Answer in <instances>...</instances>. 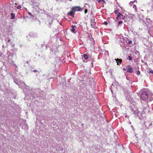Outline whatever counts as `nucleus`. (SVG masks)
I'll return each instance as SVG.
<instances>
[{"instance_id": "19", "label": "nucleus", "mask_w": 153, "mask_h": 153, "mask_svg": "<svg viewBox=\"0 0 153 153\" xmlns=\"http://www.w3.org/2000/svg\"><path fill=\"white\" fill-rule=\"evenodd\" d=\"M85 13H87V12H88V10L87 9H85Z\"/></svg>"}, {"instance_id": "21", "label": "nucleus", "mask_w": 153, "mask_h": 153, "mask_svg": "<svg viewBox=\"0 0 153 153\" xmlns=\"http://www.w3.org/2000/svg\"><path fill=\"white\" fill-rule=\"evenodd\" d=\"M33 72H37V70H34L33 71Z\"/></svg>"}, {"instance_id": "4", "label": "nucleus", "mask_w": 153, "mask_h": 153, "mask_svg": "<svg viewBox=\"0 0 153 153\" xmlns=\"http://www.w3.org/2000/svg\"><path fill=\"white\" fill-rule=\"evenodd\" d=\"M127 72L129 73H132L133 71V69L132 67H131L129 65H128L127 67Z\"/></svg>"}, {"instance_id": "6", "label": "nucleus", "mask_w": 153, "mask_h": 153, "mask_svg": "<svg viewBox=\"0 0 153 153\" xmlns=\"http://www.w3.org/2000/svg\"><path fill=\"white\" fill-rule=\"evenodd\" d=\"M75 27H76V25H71V31L73 32V33H74L75 31V28H74Z\"/></svg>"}, {"instance_id": "16", "label": "nucleus", "mask_w": 153, "mask_h": 153, "mask_svg": "<svg viewBox=\"0 0 153 153\" xmlns=\"http://www.w3.org/2000/svg\"><path fill=\"white\" fill-rule=\"evenodd\" d=\"M99 1H102L103 3H105V0H100Z\"/></svg>"}, {"instance_id": "11", "label": "nucleus", "mask_w": 153, "mask_h": 153, "mask_svg": "<svg viewBox=\"0 0 153 153\" xmlns=\"http://www.w3.org/2000/svg\"><path fill=\"white\" fill-rule=\"evenodd\" d=\"M28 14L31 16L32 17H34V16L33 15H32L31 13H30V12H28Z\"/></svg>"}, {"instance_id": "10", "label": "nucleus", "mask_w": 153, "mask_h": 153, "mask_svg": "<svg viewBox=\"0 0 153 153\" xmlns=\"http://www.w3.org/2000/svg\"><path fill=\"white\" fill-rule=\"evenodd\" d=\"M91 25H92L95 26L96 25V23L95 22H91Z\"/></svg>"}, {"instance_id": "18", "label": "nucleus", "mask_w": 153, "mask_h": 153, "mask_svg": "<svg viewBox=\"0 0 153 153\" xmlns=\"http://www.w3.org/2000/svg\"><path fill=\"white\" fill-rule=\"evenodd\" d=\"M17 8L18 9H20L21 8V6L20 5H19L17 7Z\"/></svg>"}, {"instance_id": "2", "label": "nucleus", "mask_w": 153, "mask_h": 153, "mask_svg": "<svg viewBox=\"0 0 153 153\" xmlns=\"http://www.w3.org/2000/svg\"><path fill=\"white\" fill-rule=\"evenodd\" d=\"M140 97L143 100L147 99L148 97V94L147 92L146 91L143 92L141 94Z\"/></svg>"}, {"instance_id": "23", "label": "nucleus", "mask_w": 153, "mask_h": 153, "mask_svg": "<svg viewBox=\"0 0 153 153\" xmlns=\"http://www.w3.org/2000/svg\"><path fill=\"white\" fill-rule=\"evenodd\" d=\"M123 69L124 71H125V70H126L125 68H123Z\"/></svg>"}, {"instance_id": "12", "label": "nucleus", "mask_w": 153, "mask_h": 153, "mask_svg": "<svg viewBox=\"0 0 153 153\" xmlns=\"http://www.w3.org/2000/svg\"><path fill=\"white\" fill-rule=\"evenodd\" d=\"M127 43L128 44H131L132 43V41L131 40H128Z\"/></svg>"}, {"instance_id": "3", "label": "nucleus", "mask_w": 153, "mask_h": 153, "mask_svg": "<svg viewBox=\"0 0 153 153\" xmlns=\"http://www.w3.org/2000/svg\"><path fill=\"white\" fill-rule=\"evenodd\" d=\"M125 18V17L123 16V15H122L121 13H119L117 15V17H116V18L117 19H118L119 18L120 19H124Z\"/></svg>"}, {"instance_id": "22", "label": "nucleus", "mask_w": 153, "mask_h": 153, "mask_svg": "<svg viewBox=\"0 0 153 153\" xmlns=\"http://www.w3.org/2000/svg\"><path fill=\"white\" fill-rule=\"evenodd\" d=\"M128 117L129 116H128V115H126L125 116V117Z\"/></svg>"}, {"instance_id": "9", "label": "nucleus", "mask_w": 153, "mask_h": 153, "mask_svg": "<svg viewBox=\"0 0 153 153\" xmlns=\"http://www.w3.org/2000/svg\"><path fill=\"white\" fill-rule=\"evenodd\" d=\"M83 57L85 59H87L88 58V56L87 54H84L83 55Z\"/></svg>"}, {"instance_id": "17", "label": "nucleus", "mask_w": 153, "mask_h": 153, "mask_svg": "<svg viewBox=\"0 0 153 153\" xmlns=\"http://www.w3.org/2000/svg\"><path fill=\"white\" fill-rule=\"evenodd\" d=\"M140 71H137V75H140Z\"/></svg>"}, {"instance_id": "20", "label": "nucleus", "mask_w": 153, "mask_h": 153, "mask_svg": "<svg viewBox=\"0 0 153 153\" xmlns=\"http://www.w3.org/2000/svg\"><path fill=\"white\" fill-rule=\"evenodd\" d=\"M150 72L151 73L153 74V71H150Z\"/></svg>"}, {"instance_id": "1", "label": "nucleus", "mask_w": 153, "mask_h": 153, "mask_svg": "<svg viewBox=\"0 0 153 153\" xmlns=\"http://www.w3.org/2000/svg\"><path fill=\"white\" fill-rule=\"evenodd\" d=\"M76 11V7L75 6L73 7L71 9V11L68 13V15H69L71 16L74 17V15Z\"/></svg>"}, {"instance_id": "24", "label": "nucleus", "mask_w": 153, "mask_h": 153, "mask_svg": "<svg viewBox=\"0 0 153 153\" xmlns=\"http://www.w3.org/2000/svg\"><path fill=\"white\" fill-rule=\"evenodd\" d=\"M56 1H57V0H56Z\"/></svg>"}, {"instance_id": "13", "label": "nucleus", "mask_w": 153, "mask_h": 153, "mask_svg": "<svg viewBox=\"0 0 153 153\" xmlns=\"http://www.w3.org/2000/svg\"><path fill=\"white\" fill-rule=\"evenodd\" d=\"M128 57L129 58V60H132V59L133 58L132 57V56H128Z\"/></svg>"}, {"instance_id": "7", "label": "nucleus", "mask_w": 153, "mask_h": 153, "mask_svg": "<svg viewBox=\"0 0 153 153\" xmlns=\"http://www.w3.org/2000/svg\"><path fill=\"white\" fill-rule=\"evenodd\" d=\"M83 8H82L81 7L77 6V11H82Z\"/></svg>"}, {"instance_id": "5", "label": "nucleus", "mask_w": 153, "mask_h": 153, "mask_svg": "<svg viewBox=\"0 0 153 153\" xmlns=\"http://www.w3.org/2000/svg\"><path fill=\"white\" fill-rule=\"evenodd\" d=\"M116 60L118 65H120L122 62L121 59H116Z\"/></svg>"}, {"instance_id": "8", "label": "nucleus", "mask_w": 153, "mask_h": 153, "mask_svg": "<svg viewBox=\"0 0 153 153\" xmlns=\"http://www.w3.org/2000/svg\"><path fill=\"white\" fill-rule=\"evenodd\" d=\"M11 16V19H14L15 18V15L14 13H12L10 14Z\"/></svg>"}, {"instance_id": "15", "label": "nucleus", "mask_w": 153, "mask_h": 153, "mask_svg": "<svg viewBox=\"0 0 153 153\" xmlns=\"http://www.w3.org/2000/svg\"><path fill=\"white\" fill-rule=\"evenodd\" d=\"M123 22L122 21H119L117 25H120V24H122V23H123Z\"/></svg>"}, {"instance_id": "14", "label": "nucleus", "mask_w": 153, "mask_h": 153, "mask_svg": "<svg viewBox=\"0 0 153 153\" xmlns=\"http://www.w3.org/2000/svg\"><path fill=\"white\" fill-rule=\"evenodd\" d=\"M114 12L115 13H116V14H117V13H119V11L117 10H114Z\"/></svg>"}]
</instances>
